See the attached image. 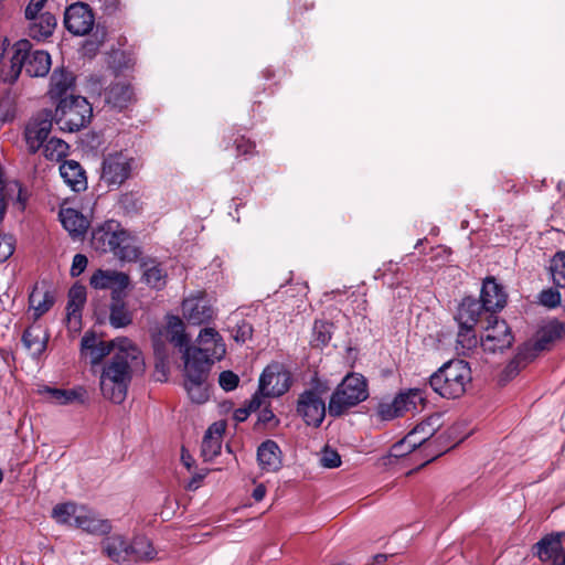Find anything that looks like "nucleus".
I'll return each mask as SVG.
<instances>
[{"mask_svg":"<svg viewBox=\"0 0 565 565\" xmlns=\"http://www.w3.org/2000/svg\"><path fill=\"white\" fill-rule=\"evenodd\" d=\"M200 348L186 349L184 360V387L190 398L198 404L209 398L205 380L211 364L221 360L225 352L222 337L213 328H204L198 337Z\"/></svg>","mask_w":565,"mask_h":565,"instance_id":"f257e3e1","label":"nucleus"},{"mask_svg":"<svg viewBox=\"0 0 565 565\" xmlns=\"http://www.w3.org/2000/svg\"><path fill=\"white\" fill-rule=\"evenodd\" d=\"M121 343L122 350L104 363L99 376L102 395L115 404L126 399L132 374L143 364L141 352L132 341Z\"/></svg>","mask_w":565,"mask_h":565,"instance_id":"f03ea898","label":"nucleus"},{"mask_svg":"<svg viewBox=\"0 0 565 565\" xmlns=\"http://www.w3.org/2000/svg\"><path fill=\"white\" fill-rule=\"evenodd\" d=\"M22 68L31 77L45 76L51 68V56L45 51H31L28 40H20L11 47H4L0 58V77L6 83H14Z\"/></svg>","mask_w":565,"mask_h":565,"instance_id":"7ed1b4c3","label":"nucleus"},{"mask_svg":"<svg viewBox=\"0 0 565 565\" xmlns=\"http://www.w3.org/2000/svg\"><path fill=\"white\" fill-rule=\"evenodd\" d=\"M130 235L114 220L106 221L92 234V246L102 253L111 252L122 260H132L138 249L130 244Z\"/></svg>","mask_w":565,"mask_h":565,"instance_id":"20e7f679","label":"nucleus"},{"mask_svg":"<svg viewBox=\"0 0 565 565\" xmlns=\"http://www.w3.org/2000/svg\"><path fill=\"white\" fill-rule=\"evenodd\" d=\"M471 382V370L467 362L452 360L445 363L429 380L433 390L446 398H458Z\"/></svg>","mask_w":565,"mask_h":565,"instance_id":"39448f33","label":"nucleus"},{"mask_svg":"<svg viewBox=\"0 0 565 565\" xmlns=\"http://www.w3.org/2000/svg\"><path fill=\"white\" fill-rule=\"evenodd\" d=\"M134 66V60L122 52L113 56V68L116 73L115 79L105 88L104 99L111 108L121 110L127 108L134 100L135 94L127 76H121Z\"/></svg>","mask_w":565,"mask_h":565,"instance_id":"423d86ee","label":"nucleus"},{"mask_svg":"<svg viewBox=\"0 0 565 565\" xmlns=\"http://www.w3.org/2000/svg\"><path fill=\"white\" fill-rule=\"evenodd\" d=\"M93 116L92 105L79 95L70 94L58 100L55 108V121L64 131L74 132L86 127Z\"/></svg>","mask_w":565,"mask_h":565,"instance_id":"0eeeda50","label":"nucleus"},{"mask_svg":"<svg viewBox=\"0 0 565 565\" xmlns=\"http://www.w3.org/2000/svg\"><path fill=\"white\" fill-rule=\"evenodd\" d=\"M369 396L367 385L360 374H349L338 385L329 402V414L340 416L349 408L365 401Z\"/></svg>","mask_w":565,"mask_h":565,"instance_id":"6e6552de","label":"nucleus"},{"mask_svg":"<svg viewBox=\"0 0 565 565\" xmlns=\"http://www.w3.org/2000/svg\"><path fill=\"white\" fill-rule=\"evenodd\" d=\"M565 337V324L553 320L544 324L536 333L534 343L526 344L508 366L507 372L512 376L519 371L521 361H530L534 359L537 352L546 350L551 343Z\"/></svg>","mask_w":565,"mask_h":565,"instance_id":"1a4fd4ad","label":"nucleus"},{"mask_svg":"<svg viewBox=\"0 0 565 565\" xmlns=\"http://www.w3.org/2000/svg\"><path fill=\"white\" fill-rule=\"evenodd\" d=\"M327 387L317 385L305 390L298 397L296 411L308 426L319 427L326 417Z\"/></svg>","mask_w":565,"mask_h":565,"instance_id":"9d476101","label":"nucleus"},{"mask_svg":"<svg viewBox=\"0 0 565 565\" xmlns=\"http://www.w3.org/2000/svg\"><path fill=\"white\" fill-rule=\"evenodd\" d=\"M424 402V393L418 388H411L401 392L390 402H382L377 407V415L383 420H392L407 413L417 412Z\"/></svg>","mask_w":565,"mask_h":565,"instance_id":"9b49d317","label":"nucleus"},{"mask_svg":"<svg viewBox=\"0 0 565 565\" xmlns=\"http://www.w3.org/2000/svg\"><path fill=\"white\" fill-rule=\"evenodd\" d=\"M136 169V160L127 152H114L104 158L102 180L107 185L119 186L128 180Z\"/></svg>","mask_w":565,"mask_h":565,"instance_id":"f8f14e48","label":"nucleus"},{"mask_svg":"<svg viewBox=\"0 0 565 565\" xmlns=\"http://www.w3.org/2000/svg\"><path fill=\"white\" fill-rule=\"evenodd\" d=\"M512 342L513 335L507 322L490 313L480 339L482 350L495 353L497 351L508 349Z\"/></svg>","mask_w":565,"mask_h":565,"instance_id":"ddd939ff","label":"nucleus"},{"mask_svg":"<svg viewBox=\"0 0 565 565\" xmlns=\"http://www.w3.org/2000/svg\"><path fill=\"white\" fill-rule=\"evenodd\" d=\"M258 385L263 396L279 397L289 391L291 374L282 364L271 363L260 374Z\"/></svg>","mask_w":565,"mask_h":565,"instance_id":"4468645a","label":"nucleus"},{"mask_svg":"<svg viewBox=\"0 0 565 565\" xmlns=\"http://www.w3.org/2000/svg\"><path fill=\"white\" fill-rule=\"evenodd\" d=\"M52 129V115L49 110L38 114L25 127V142L30 152H36L49 140Z\"/></svg>","mask_w":565,"mask_h":565,"instance_id":"2eb2a0df","label":"nucleus"},{"mask_svg":"<svg viewBox=\"0 0 565 565\" xmlns=\"http://www.w3.org/2000/svg\"><path fill=\"white\" fill-rule=\"evenodd\" d=\"M129 276L122 271L97 269L90 276L89 285L97 290L109 289L111 298L120 296L129 286Z\"/></svg>","mask_w":565,"mask_h":565,"instance_id":"dca6fc26","label":"nucleus"},{"mask_svg":"<svg viewBox=\"0 0 565 565\" xmlns=\"http://www.w3.org/2000/svg\"><path fill=\"white\" fill-rule=\"evenodd\" d=\"M182 315L189 323L199 326L210 321L214 310L206 296L203 292H196L183 300Z\"/></svg>","mask_w":565,"mask_h":565,"instance_id":"f3484780","label":"nucleus"},{"mask_svg":"<svg viewBox=\"0 0 565 565\" xmlns=\"http://www.w3.org/2000/svg\"><path fill=\"white\" fill-rule=\"evenodd\" d=\"M65 28L74 35H85L94 26V14L87 4H71L64 15Z\"/></svg>","mask_w":565,"mask_h":565,"instance_id":"a211bd4d","label":"nucleus"},{"mask_svg":"<svg viewBox=\"0 0 565 565\" xmlns=\"http://www.w3.org/2000/svg\"><path fill=\"white\" fill-rule=\"evenodd\" d=\"M534 550L535 555L542 562H552L553 565H563L564 563L565 554L559 533L545 535L534 545Z\"/></svg>","mask_w":565,"mask_h":565,"instance_id":"6ab92c4d","label":"nucleus"},{"mask_svg":"<svg viewBox=\"0 0 565 565\" xmlns=\"http://www.w3.org/2000/svg\"><path fill=\"white\" fill-rule=\"evenodd\" d=\"M77 515L75 527L83 530L92 535H107L111 531V523L109 520L104 519L97 512L82 505Z\"/></svg>","mask_w":565,"mask_h":565,"instance_id":"aec40b11","label":"nucleus"},{"mask_svg":"<svg viewBox=\"0 0 565 565\" xmlns=\"http://www.w3.org/2000/svg\"><path fill=\"white\" fill-rule=\"evenodd\" d=\"M130 542L125 535L114 533L102 541V551L115 563H129Z\"/></svg>","mask_w":565,"mask_h":565,"instance_id":"412c9836","label":"nucleus"},{"mask_svg":"<svg viewBox=\"0 0 565 565\" xmlns=\"http://www.w3.org/2000/svg\"><path fill=\"white\" fill-rule=\"evenodd\" d=\"M479 301L484 307L486 312L494 315L495 311L501 310L505 306L507 295L494 278H487L482 285Z\"/></svg>","mask_w":565,"mask_h":565,"instance_id":"4be33fe9","label":"nucleus"},{"mask_svg":"<svg viewBox=\"0 0 565 565\" xmlns=\"http://www.w3.org/2000/svg\"><path fill=\"white\" fill-rule=\"evenodd\" d=\"M489 315L490 312L484 311V307L479 300L467 297L459 305L456 319L459 326L475 327L482 321L483 316L487 319Z\"/></svg>","mask_w":565,"mask_h":565,"instance_id":"5701e85b","label":"nucleus"},{"mask_svg":"<svg viewBox=\"0 0 565 565\" xmlns=\"http://www.w3.org/2000/svg\"><path fill=\"white\" fill-rule=\"evenodd\" d=\"M63 181L74 191L81 192L87 188V178L82 166L75 160H66L60 166Z\"/></svg>","mask_w":565,"mask_h":565,"instance_id":"b1692460","label":"nucleus"},{"mask_svg":"<svg viewBox=\"0 0 565 565\" xmlns=\"http://www.w3.org/2000/svg\"><path fill=\"white\" fill-rule=\"evenodd\" d=\"M257 460L262 470L275 472L281 467V450L274 440H266L257 449Z\"/></svg>","mask_w":565,"mask_h":565,"instance_id":"393cba45","label":"nucleus"},{"mask_svg":"<svg viewBox=\"0 0 565 565\" xmlns=\"http://www.w3.org/2000/svg\"><path fill=\"white\" fill-rule=\"evenodd\" d=\"M224 431V422L213 423L205 431L202 441V456L205 460H212L220 454L222 448V436Z\"/></svg>","mask_w":565,"mask_h":565,"instance_id":"a878e982","label":"nucleus"},{"mask_svg":"<svg viewBox=\"0 0 565 565\" xmlns=\"http://www.w3.org/2000/svg\"><path fill=\"white\" fill-rule=\"evenodd\" d=\"M42 392L56 405L84 404L87 399V392L82 386L68 390L45 386Z\"/></svg>","mask_w":565,"mask_h":565,"instance_id":"bb28decb","label":"nucleus"},{"mask_svg":"<svg viewBox=\"0 0 565 565\" xmlns=\"http://www.w3.org/2000/svg\"><path fill=\"white\" fill-rule=\"evenodd\" d=\"M75 85L74 75L64 68H56L53 71L50 78L49 95L52 99L61 100Z\"/></svg>","mask_w":565,"mask_h":565,"instance_id":"cd10ccee","label":"nucleus"},{"mask_svg":"<svg viewBox=\"0 0 565 565\" xmlns=\"http://www.w3.org/2000/svg\"><path fill=\"white\" fill-rule=\"evenodd\" d=\"M60 220L63 227L74 238L83 236L88 228V221L75 209H62L60 211Z\"/></svg>","mask_w":565,"mask_h":565,"instance_id":"c85d7f7f","label":"nucleus"},{"mask_svg":"<svg viewBox=\"0 0 565 565\" xmlns=\"http://www.w3.org/2000/svg\"><path fill=\"white\" fill-rule=\"evenodd\" d=\"M28 20L30 21L29 34L35 40L49 38L56 26V19L50 12H43L33 18H28Z\"/></svg>","mask_w":565,"mask_h":565,"instance_id":"c756f323","label":"nucleus"},{"mask_svg":"<svg viewBox=\"0 0 565 565\" xmlns=\"http://www.w3.org/2000/svg\"><path fill=\"white\" fill-rule=\"evenodd\" d=\"M86 301V290L83 286H73L68 292L66 316L70 324L76 327L81 322L82 309Z\"/></svg>","mask_w":565,"mask_h":565,"instance_id":"7c9ffc66","label":"nucleus"},{"mask_svg":"<svg viewBox=\"0 0 565 565\" xmlns=\"http://www.w3.org/2000/svg\"><path fill=\"white\" fill-rule=\"evenodd\" d=\"M164 338L171 342L174 347L185 352L186 349L191 347L188 344L189 340L184 332L183 321L177 316H170L167 319V324L164 328Z\"/></svg>","mask_w":565,"mask_h":565,"instance_id":"2f4dec72","label":"nucleus"},{"mask_svg":"<svg viewBox=\"0 0 565 565\" xmlns=\"http://www.w3.org/2000/svg\"><path fill=\"white\" fill-rule=\"evenodd\" d=\"M142 267V280L153 289H162L167 284V271L154 259L145 260Z\"/></svg>","mask_w":565,"mask_h":565,"instance_id":"473e14b6","label":"nucleus"},{"mask_svg":"<svg viewBox=\"0 0 565 565\" xmlns=\"http://www.w3.org/2000/svg\"><path fill=\"white\" fill-rule=\"evenodd\" d=\"M49 335L41 326H31L22 335V341L33 356H39L46 348Z\"/></svg>","mask_w":565,"mask_h":565,"instance_id":"72a5a7b5","label":"nucleus"},{"mask_svg":"<svg viewBox=\"0 0 565 565\" xmlns=\"http://www.w3.org/2000/svg\"><path fill=\"white\" fill-rule=\"evenodd\" d=\"M131 322L132 311L129 310L127 303L122 300L121 295L113 297L109 306L110 326L119 329L129 326Z\"/></svg>","mask_w":565,"mask_h":565,"instance_id":"f704fd0d","label":"nucleus"},{"mask_svg":"<svg viewBox=\"0 0 565 565\" xmlns=\"http://www.w3.org/2000/svg\"><path fill=\"white\" fill-rule=\"evenodd\" d=\"M438 418H428L418 424L413 430L405 436V443L416 447L423 446L428 441L437 430Z\"/></svg>","mask_w":565,"mask_h":565,"instance_id":"c9c22d12","label":"nucleus"},{"mask_svg":"<svg viewBox=\"0 0 565 565\" xmlns=\"http://www.w3.org/2000/svg\"><path fill=\"white\" fill-rule=\"evenodd\" d=\"M129 548V563L147 562L153 559L156 556V551L150 541L142 535H136L131 540Z\"/></svg>","mask_w":565,"mask_h":565,"instance_id":"e433bc0d","label":"nucleus"},{"mask_svg":"<svg viewBox=\"0 0 565 565\" xmlns=\"http://www.w3.org/2000/svg\"><path fill=\"white\" fill-rule=\"evenodd\" d=\"M121 341H131L128 338L120 337L110 341H99L95 348L88 352L90 363L98 364L107 355H114L122 350L124 343Z\"/></svg>","mask_w":565,"mask_h":565,"instance_id":"4c0bfd02","label":"nucleus"},{"mask_svg":"<svg viewBox=\"0 0 565 565\" xmlns=\"http://www.w3.org/2000/svg\"><path fill=\"white\" fill-rule=\"evenodd\" d=\"M82 505L72 502L57 504L52 511V518L60 524L75 526Z\"/></svg>","mask_w":565,"mask_h":565,"instance_id":"58836bf2","label":"nucleus"},{"mask_svg":"<svg viewBox=\"0 0 565 565\" xmlns=\"http://www.w3.org/2000/svg\"><path fill=\"white\" fill-rule=\"evenodd\" d=\"M479 340L475 333L473 327L459 326L457 334V350L467 355L478 348Z\"/></svg>","mask_w":565,"mask_h":565,"instance_id":"ea45409f","label":"nucleus"},{"mask_svg":"<svg viewBox=\"0 0 565 565\" xmlns=\"http://www.w3.org/2000/svg\"><path fill=\"white\" fill-rule=\"evenodd\" d=\"M54 299L49 292L34 289L30 295V306L34 310V316L38 319L45 313L52 306Z\"/></svg>","mask_w":565,"mask_h":565,"instance_id":"a19ab883","label":"nucleus"},{"mask_svg":"<svg viewBox=\"0 0 565 565\" xmlns=\"http://www.w3.org/2000/svg\"><path fill=\"white\" fill-rule=\"evenodd\" d=\"M68 145L62 139L51 138L43 146V152L46 159L58 161L67 154Z\"/></svg>","mask_w":565,"mask_h":565,"instance_id":"79ce46f5","label":"nucleus"},{"mask_svg":"<svg viewBox=\"0 0 565 565\" xmlns=\"http://www.w3.org/2000/svg\"><path fill=\"white\" fill-rule=\"evenodd\" d=\"M551 273L553 281L562 288H565V250L554 255L551 262Z\"/></svg>","mask_w":565,"mask_h":565,"instance_id":"37998d69","label":"nucleus"},{"mask_svg":"<svg viewBox=\"0 0 565 565\" xmlns=\"http://www.w3.org/2000/svg\"><path fill=\"white\" fill-rule=\"evenodd\" d=\"M332 326L324 321H316L313 326L312 343L316 347L326 345L331 339Z\"/></svg>","mask_w":565,"mask_h":565,"instance_id":"c03bdc74","label":"nucleus"},{"mask_svg":"<svg viewBox=\"0 0 565 565\" xmlns=\"http://www.w3.org/2000/svg\"><path fill=\"white\" fill-rule=\"evenodd\" d=\"M320 463L324 468H337L341 465V457L335 450L326 447L321 452Z\"/></svg>","mask_w":565,"mask_h":565,"instance_id":"a18cd8bd","label":"nucleus"},{"mask_svg":"<svg viewBox=\"0 0 565 565\" xmlns=\"http://www.w3.org/2000/svg\"><path fill=\"white\" fill-rule=\"evenodd\" d=\"M14 252V239L11 235L0 234V264L6 262Z\"/></svg>","mask_w":565,"mask_h":565,"instance_id":"49530a36","label":"nucleus"},{"mask_svg":"<svg viewBox=\"0 0 565 565\" xmlns=\"http://www.w3.org/2000/svg\"><path fill=\"white\" fill-rule=\"evenodd\" d=\"M561 294L557 290H554L552 288L543 290L540 294V302L548 308H555L561 302Z\"/></svg>","mask_w":565,"mask_h":565,"instance_id":"de8ad7c7","label":"nucleus"},{"mask_svg":"<svg viewBox=\"0 0 565 565\" xmlns=\"http://www.w3.org/2000/svg\"><path fill=\"white\" fill-rule=\"evenodd\" d=\"M238 381V376L232 371H223L218 376L221 387L227 392L236 388Z\"/></svg>","mask_w":565,"mask_h":565,"instance_id":"09e8293b","label":"nucleus"},{"mask_svg":"<svg viewBox=\"0 0 565 565\" xmlns=\"http://www.w3.org/2000/svg\"><path fill=\"white\" fill-rule=\"evenodd\" d=\"M252 334L253 327L248 322L242 321L236 326L233 338L236 342L244 343L252 338Z\"/></svg>","mask_w":565,"mask_h":565,"instance_id":"8fccbe9b","label":"nucleus"},{"mask_svg":"<svg viewBox=\"0 0 565 565\" xmlns=\"http://www.w3.org/2000/svg\"><path fill=\"white\" fill-rule=\"evenodd\" d=\"M417 447L412 444L408 445L405 443V437L398 443L394 444L391 448V456L395 458L404 457L407 454L413 452Z\"/></svg>","mask_w":565,"mask_h":565,"instance_id":"3c124183","label":"nucleus"},{"mask_svg":"<svg viewBox=\"0 0 565 565\" xmlns=\"http://www.w3.org/2000/svg\"><path fill=\"white\" fill-rule=\"evenodd\" d=\"M88 259L83 254H76L73 258L72 267H71V276L77 277L79 276L87 267Z\"/></svg>","mask_w":565,"mask_h":565,"instance_id":"603ef678","label":"nucleus"},{"mask_svg":"<svg viewBox=\"0 0 565 565\" xmlns=\"http://www.w3.org/2000/svg\"><path fill=\"white\" fill-rule=\"evenodd\" d=\"M235 146L238 154H249L253 152L255 145L245 137H239L235 140Z\"/></svg>","mask_w":565,"mask_h":565,"instance_id":"864d4df0","label":"nucleus"},{"mask_svg":"<svg viewBox=\"0 0 565 565\" xmlns=\"http://www.w3.org/2000/svg\"><path fill=\"white\" fill-rule=\"evenodd\" d=\"M46 0H31L25 9V18H33L41 14Z\"/></svg>","mask_w":565,"mask_h":565,"instance_id":"5fc2aeb1","label":"nucleus"},{"mask_svg":"<svg viewBox=\"0 0 565 565\" xmlns=\"http://www.w3.org/2000/svg\"><path fill=\"white\" fill-rule=\"evenodd\" d=\"M99 341L94 333H85L81 341L82 351L90 352Z\"/></svg>","mask_w":565,"mask_h":565,"instance_id":"6e6d98bb","label":"nucleus"},{"mask_svg":"<svg viewBox=\"0 0 565 565\" xmlns=\"http://www.w3.org/2000/svg\"><path fill=\"white\" fill-rule=\"evenodd\" d=\"M266 396H263L262 393L258 391L249 401L248 408L250 412H255L260 408V406L264 403V398Z\"/></svg>","mask_w":565,"mask_h":565,"instance_id":"4d7b16f0","label":"nucleus"},{"mask_svg":"<svg viewBox=\"0 0 565 565\" xmlns=\"http://www.w3.org/2000/svg\"><path fill=\"white\" fill-rule=\"evenodd\" d=\"M120 204L128 210L129 207L135 209L137 204V199L132 193H126L121 196Z\"/></svg>","mask_w":565,"mask_h":565,"instance_id":"13d9d810","label":"nucleus"},{"mask_svg":"<svg viewBox=\"0 0 565 565\" xmlns=\"http://www.w3.org/2000/svg\"><path fill=\"white\" fill-rule=\"evenodd\" d=\"M274 418H275V415L269 408H264L263 411H260L259 416H258V420L262 423H269Z\"/></svg>","mask_w":565,"mask_h":565,"instance_id":"bf43d9fd","label":"nucleus"},{"mask_svg":"<svg viewBox=\"0 0 565 565\" xmlns=\"http://www.w3.org/2000/svg\"><path fill=\"white\" fill-rule=\"evenodd\" d=\"M266 488L264 484H258L253 491V498L256 501H262L265 498Z\"/></svg>","mask_w":565,"mask_h":565,"instance_id":"052dcab7","label":"nucleus"},{"mask_svg":"<svg viewBox=\"0 0 565 565\" xmlns=\"http://www.w3.org/2000/svg\"><path fill=\"white\" fill-rule=\"evenodd\" d=\"M249 413H252L249 408H238L235 411L234 417L236 420L243 422L248 417Z\"/></svg>","mask_w":565,"mask_h":565,"instance_id":"680f3d73","label":"nucleus"},{"mask_svg":"<svg viewBox=\"0 0 565 565\" xmlns=\"http://www.w3.org/2000/svg\"><path fill=\"white\" fill-rule=\"evenodd\" d=\"M182 461L183 463L190 468L191 467V457L189 455L182 454Z\"/></svg>","mask_w":565,"mask_h":565,"instance_id":"e2e57ef3","label":"nucleus"},{"mask_svg":"<svg viewBox=\"0 0 565 565\" xmlns=\"http://www.w3.org/2000/svg\"><path fill=\"white\" fill-rule=\"evenodd\" d=\"M386 559V556L385 555H382V554H379L376 556H374V561L375 563L377 564H381L382 562H384Z\"/></svg>","mask_w":565,"mask_h":565,"instance_id":"0e129e2a","label":"nucleus"},{"mask_svg":"<svg viewBox=\"0 0 565 565\" xmlns=\"http://www.w3.org/2000/svg\"><path fill=\"white\" fill-rule=\"evenodd\" d=\"M189 489H196L198 488V479H193L189 486H188Z\"/></svg>","mask_w":565,"mask_h":565,"instance_id":"69168bd1","label":"nucleus"},{"mask_svg":"<svg viewBox=\"0 0 565 565\" xmlns=\"http://www.w3.org/2000/svg\"><path fill=\"white\" fill-rule=\"evenodd\" d=\"M154 350L158 354H160V348H159V344L156 342L154 343Z\"/></svg>","mask_w":565,"mask_h":565,"instance_id":"338daca9","label":"nucleus"},{"mask_svg":"<svg viewBox=\"0 0 565 565\" xmlns=\"http://www.w3.org/2000/svg\"><path fill=\"white\" fill-rule=\"evenodd\" d=\"M563 565H565V558H564V563H563Z\"/></svg>","mask_w":565,"mask_h":565,"instance_id":"774afa93","label":"nucleus"}]
</instances>
